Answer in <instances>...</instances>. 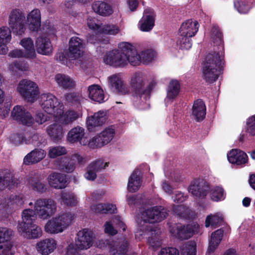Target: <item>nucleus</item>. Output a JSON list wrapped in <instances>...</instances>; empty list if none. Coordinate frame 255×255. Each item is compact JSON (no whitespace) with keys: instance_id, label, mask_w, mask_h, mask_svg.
Listing matches in <instances>:
<instances>
[{"instance_id":"55","label":"nucleus","mask_w":255,"mask_h":255,"mask_svg":"<svg viewBox=\"0 0 255 255\" xmlns=\"http://www.w3.org/2000/svg\"><path fill=\"white\" fill-rule=\"evenodd\" d=\"M155 53V51L152 49H147L143 51L140 54L137 53V55L139 57L140 63L142 61L145 64H148L153 59Z\"/></svg>"},{"instance_id":"34","label":"nucleus","mask_w":255,"mask_h":255,"mask_svg":"<svg viewBox=\"0 0 255 255\" xmlns=\"http://www.w3.org/2000/svg\"><path fill=\"white\" fill-rule=\"evenodd\" d=\"M89 98L94 102L102 103L105 102V94L101 87L98 85H92L88 89Z\"/></svg>"},{"instance_id":"64","label":"nucleus","mask_w":255,"mask_h":255,"mask_svg":"<svg viewBox=\"0 0 255 255\" xmlns=\"http://www.w3.org/2000/svg\"><path fill=\"white\" fill-rule=\"evenodd\" d=\"M159 255H179V252L174 248H165L161 250Z\"/></svg>"},{"instance_id":"26","label":"nucleus","mask_w":255,"mask_h":255,"mask_svg":"<svg viewBox=\"0 0 255 255\" xmlns=\"http://www.w3.org/2000/svg\"><path fill=\"white\" fill-rule=\"evenodd\" d=\"M229 161L238 165H243L248 161V157L243 151L239 149H233L227 154Z\"/></svg>"},{"instance_id":"20","label":"nucleus","mask_w":255,"mask_h":255,"mask_svg":"<svg viewBox=\"0 0 255 255\" xmlns=\"http://www.w3.org/2000/svg\"><path fill=\"white\" fill-rule=\"evenodd\" d=\"M109 165L108 162L98 159L90 163L87 167L84 176L88 180L93 181L97 177V173L105 169Z\"/></svg>"},{"instance_id":"43","label":"nucleus","mask_w":255,"mask_h":255,"mask_svg":"<svg viewBox=\"0 0 255 255\" xmlns=\"http://www.w3.org/2000/svg\"><path fill=\"white\" fill-rule=\"evenodd\" d=\"M22 222L18 224H23L24 226L34 224L37 216L34 210L26 209L24 210L21 214Z\"/></svg>"},{"instance_id":"31","label":"nucleus","mask_w":255,"mask_h":255,"mask_svg":"<svg viewBox=\"0 0 255 255\" xmlns=\"http://www.w3.org/2000/svg\"><path fill=\"white\" fill-rule=\"evenodd\" d=\"M36 48L38 53L49 55L52 52V45L48 38L40 37L36 41Z\"/></svg>"},{"instance_id":"2","label":"nucleus","mask_w":255,"mask_h":255,"mask_svg":"<svg viewBox=\"0 0 255 255\" xmlns=\"http://www.w3.org/2000/svg\"><path fill=\"white\" fill-rule=\"evenodd\" d=\"M139 59L135 47L127 42L120 43L118 49L107 52L103 58L106 64L116 68L124 67L128 63L134 66L139 65Z\"/></svg>"},{"instance_id":"41","label":"nucleus","mask_w":255,"mask_h":255,"mask_svg":"<svg viewBox=\"0 0 255 255\" xmlns=\"http://www.w3.org/2000/svg\"><path fill=\"white\" fill-rule=\"evenodd\" d=\"M20 44L24 48L26 58L34 59L36 57L33 41L31 38H24L21 40Z\"/></svg>"},{"instance_id":"40","label":"nucleus","mask_w":255,"mask_h":255,"mask_svg":"<svg viewBox=\"0 0 255 255\" xmlns=\"http://www.w3.org/2000/svg\"><path fill=\"white\" fill-rule=\"evenodd\" d=\"M57 168L60 170L67 173H71L75 169V163L66 157L61 158L55 161Z\"/></svg>"},{"instance_id":"17","label":"nucleus","mask_w":255,"mask_h":255,"mask_svg":"<svg viewBox=\"0 0 255 255\" xmlns=\"http://www.w3.org/2000/svg\"><path fill=\"white\" fill-rule=\"evenodd\" d=\"M43 102L41 104V107L44 112H47L49 109L53 112H64V105L62 103L59 101L58 99L51 94H47L42 98Z\"/></svg>"},{"instance_id":"30","label":"nucleus","mask_w":255,"mask_h":255,"mask_svg":"<svg viewBox=\"0 0 255 255\" xmlns=\"http://www.w3.org/2000/svg\"><path fill=\"white\" fill-rule=\"evenodd\" d=\"M17 184L13 174L10 170H5L0 172V191L6 188H11Z\"/></svg>"},{"instance_id":"32","label":"nucleus","mask_w":255,"mask_h":255,"mask_svg":"<svg viewBox=\"0 0 255 255\" xmlns=\"http://www.w3.org/2000/svg\"><path fill=\"white\" fill-rule=\"evenodd\" d=\"M46 152L41 149H35L28 153L23 159V163L30 165L39 162L46 156Z\"/></svg>"},{"instance_id":"27","label":"nucleus","mask_w":255,"mask_h":255,"mask_svg":"<svg viewBox=\"0 0 255 255\" xmlns=\"http://www.w3.org/2000/svg\"><path fill=\"white\" fill-rule=\"evenodd\" d=\"M40 174L38 173H31L27 178L29 186L34 191L42 193L46 191L47 188L46 185L41 181Z\"/></svg>"},{"instance_id":"62","label":"nucleus","mask_w":255,"mask_h":255,"mask_svg":"<svg viewBox=\"0 0 255 255\" xmlns=\"http://www.w3.org/2000/svg\"><path fill=\"white\" fill-rule=\"evenodd\" d=\"M51 116V113H37L35 116V121L39 124H42L49 120Z\"/></svg>"},{"instance_id":"57","label":"nucleus","mask_w":255,"mask_h":255,"mask_svg":"<svg viewBox=\"0 0 255 255\" xmlns=\"http://www.w3.org/2000/svg\"><path fill=\"white\" fill-rule=\"evenodd\" d=\"M245 129L248 134L255 136V114L246 120Z\"/></svg>"},{"instance_id":"60","label":"nucleus","mask_w":255,"mask_h":255,"mask_svg":"<svg viewBox=\"0 0 255 255\" xmlns=\"http://www.w3.org/2000/svg\"><path fill=\"white\" fill-rule=\"evenodd\" d=\"M1 250L0 255H14L15 253V248L11 242H8L0 245Z\"/></svg>"},{"instance_id":"59","label":"nucleus","mask_w":255,"mask_h":255,"mask_svg":"<svg viewBox=\"0 0 255 255\" xmlns=\"http://www.w3.org/2000/svg\"><path fill=\"white\" fill-rule=\"evenodd\" d=\"M11 38V31L9 27L3 26L0 28V41L6 44L10 42Z\"/></svg>"},{"instance_id":"47","label":"nucleus","mask_w":255,"mask_h":255,"mask_svg":"<svg viewBox=\"0 0 255 255\" xmlns=\"http://www.w3.org/2000/svg\"><path fill=\"white\" fill-rule=\"evenodd\" d=\"M55 80L60 86L65 89L72 88L75 86L73 80L70 77L64 74H57Z\"/></svg>"},{"instance_id":"33","label":"nucleus","mask_w":255,"mask_h":255,"mask_svg":"<svg viewBox=\"0 0 255 255\" xmlns=\"http://www.w3.org/2000/svg\"><path fill=\"white\" fill-rule=\"evenodd\" d=\"M92 7L96 13L103 16H109L114 11L112 6L105 1H95Z\"/></svg>"},{"instance_id":"1","label":"nucleus","mask_w":255,"mask_h":255,"mask_svg":"<svg viewBox=\"0 0 255 255\" xmlns=\"http://www.w3.org/2000/svg\"><path fill=\"white\" fill-rule=\"evenodd\" d=\"M211 33L215 45L218 46L220 51L208 53L205 58L203 66L204 79L206 82L212 83L216 81L223 73L225 64L223 49V34L218 25L213 26Z\"/></svg>"},{"instance_id":"38","label":"nucleus","mask_w":255,"mask_h":255,"mask_svg":"<svg viewBox=\"0 0 255 255\" xmlns=\"http://www.w3.org/2000/svg\"><path fill=\"white\" fill-rule=\"evenodd\" d=\"M66 101L76 108V112H83L82 102L83 101L81 94L77 93H70L65 95Z\"/></svg>"},{"instance_id":"50","label":"nucleus","mask_w":255,"mask_h":255,"mask_svg":"<svg viewBox=\"0 0 255 255\" xmlns=\"http://www.w3.org/2000/svg\"><path fill=\"white\" fill-rule=\"evenodd\" d=\"M210 198L212 200L218 202L225 198L226 194L224 189L220 186H216L210 189Z\"/></svg>"},{"instance_id":"28","label":"nucleus","mask_w":255,"mask_h":255,"mask_svg":"<svg viewBox=\"0 0 255 255\" xmlns=\"http://www.w3.org/2000/svg\"><path fill=\"white\" fill-rule=\"evenodd\" d=\"M27 23L31 31H37L41 25V14L38 9L32 10L27 16Z\"/></svg>"},{"instance_id":"13","label":"nucleus","mask_w":255,"mask_h":255,"mask_svg":"<svg viewBox=\"0 0 255 255\" xmlns=\"http://www.w3.org/2000/svg\"><path fill=\"white\" fill-rule=\"evenodd\" d=\"M210 190L209 183L202 179H198L191 182L188 187V191L195 198L203 199Z\"/></svg>"},{"instance_id":"48","label":"nucleus","mask_w":255,"mask_h":255,"mask_svg":"<svg viewBox=\"0 0 255 255\" xmlns=\"http://www.w3.org/2000/svg\"><path fill=\"white\" fill-rule=\"evenodd\" d=\"M91 209L92 211L96 213H114L116 210L117 208L115 205L113 204H98L94 205L92 206Z\"/></svg>"},{"instance_id":"25","label":"nucleus","mask_w":255,"mask_h":255,"mask_svg":"<svg viewBox=\"0 0 255 255\" xmlns=\"http://www.w3.org/2000/svg\"><path fill=\"white\" fill-rule=\"evenodd\" d=\"M49 185L55 189H63L66 187V176L65 174L52 172L47 177Z\"/></svg>"},{"instance_id":"58","label":"nucleus","mask_w":255,"mask_h":255,"mask_svg":"<svg viewBox=\"0 0 255 255\" xmlns=\"http://www.w3.org/2000/svg\"><path fill=\"white\" fill-rule=\"evenodd\" d=\"M100 31L104 34L115 35L120 31V27L115 24H106L101 27Z\"/></svg>"},{"instance_id":"53","label":"nucleus","mask_w":255,"mask_h":255,"mask_svg":"<svg viewBox=\"0 0 255 255\" xmlns=\"http://www.w3.org/2000/svg\"><path fill=\"white\" fill-rule=\"evenodd\" d=\"M67 153L65 147L62 146H51L48 148V156L51 158H55L57 156Z\"/></svg>"},{"instance_id":"15","label":"nucleus","mask_w":255,"mask_h":255,"mask_svg":"<svg viewBox=\"0 0 255 255\" xmlns=\"http://www.w3.org/2000/svg\"><path fill=\"white\" fill-rule=\"evenodd\" d=\"M198 226L188 225L187 226L175 225L170 228L171 234L180 240H185L191 237L197 231Z\"/></svg>"},{"instance_id":"8","label":"nucleus","mask_w":255,"mask_h":255,"mask_svg":"<svg viewBox=\"0 0 255 255\" xmlns=\"http://www.w3.org/2000/svg\"><path fill=\"white\" fill-rule=\"evenodd\" d=\"M17 90L25 100L34 102L39 95L38 87L36 84L31 81L25 79L19 83Z\"/></svg>"},{"instance_id":"22","label":"nucleus","mask_w":255,"mask_h":255,"mask_svg":"<svg viewBox=\"0 0 255 255\" xmlns=\"http://www.w3.org/2000/svg\"><path fill=\"white\" fill-rule=\"evenodd\" d=\"M56 247L57 242L52 238L41 240L36 245V250L42 255H49L54 252Z\"/></svg>"},{"instance_id":"52","label":"nucleus","mask_w":255,"mask_h":255,"mask_svg":"<svg viewBox=\"0 0 255 255\" xmlns=\"http://www.w3.org/2000/svg\"><path fill=\"white\" fill-rule=\"evenodd\" d=\"M192 36H188L187 35H183L182 33H179L177 40V44L179 45L181 49L188 50L192 45L191 38Z\"/></svg>"},{"instance_id":"21","label":"nucleus","mask_w":255,"mask_h":255,"mask_svg":"<svg viewBox=\"0 0 255 255\" xmlns=\"http://www.w3.org/2000/svg\"><path fill=\"white\" fill-rule=\"evenodd\" d=\"M126 228V225L120 216H115L105 224V233L113 236L117 233L118 230L125 231Z\"/></svg>"},{"instance_id":"44","label":"nucleus","mask_w":255,"mask_h":255,"mask_svg":"<svg viewBox=\"0 0 255 255\" xmlns=\"http://www.w3.org/2000/svg\"><path fill=\"white\" fill-rule=\"evenodd\" d=\"M223 222V216L220 212L211 214L208 215L206 218L205 226L208 228L210 226L217 227L221 225Z\"/></svg>"},{"instance_id":"16","label":"nucleus","mask_w":255,"mask_h":255,"mask_svg":"<svg viewBox=\"0 0 255 255\" xmlns=\"http://www.w3.org/2000/svg\"><path fill=\"white\" fill-rule=\"evenodd\" d=\"M83 41L79 37L74 36L69 42L68 56L69 59L74 60L81 57L83 53Z\"/></svg>"},{"instance_id":"37","label":"nucleus","mask_w":255,"mask_h":255,"mask_svg":"<svg viewBox=\"0 0 255 255\" xmlns=\"http://www.w3.org/2000/svg\"><path fill=\"white\" fill-rule=\"evenodd\" d=\"M47 132L52 140L58 141L63 137L64 130L63 127L57 124H53L47 128Z\"/></svg>"},{"instance_id":"45","label":"nucleus","mask_w":255,"mask_h":255,"mask_svg":"<svg viewBox=\"0 0 255 255\" xmlns=\"http://www.w3.org/2000/svg\"><path fill=\"white\" fill-rule=\"evenodd\" d=\"M11 117L17 122L28 126L33 122V118L30 113H11Z\"/></svg>"},{"instance_id":"51","label":"nucleus","mask_w":255,"mask_h":255,"mask_svg":"<svg viewBox=\"0 0 255 255\" xmlns=\"http://www.w3.org/2000/svg\"><path fill=\"white\" fill-rule=\"evenodd\" d=\"M173 211L178 217L183 219L189 218L191 212L190 210L183 205L174 207Z\"/></svg>"},{"instance_id":"9","label":"nucleus","mask_w":255,"mask_h":255,"mask_svg":"<svg viewBox=\"0 0 255 255\" xmlns=\"http://www.w3.org/2000/svg\"><path fill=\"white\" fill-rule=\"evenodd\" d=\"M168 213L162 206H155L147 208L141 212L140 218L144 223L151 224L159 222L164 220Z\"/></svg>"},{"instance_id":"36","label":"nucleus","mask_w":255,"mask_h":255,"mask_svg":"<svg viewBox=\"0 0 255 255\" xmlns=\"http://www.w3.org/2000/svg\"><path fill=\"white\" fill-rule=\"evenodd\" d=\"M109 82L112 87L115 89L117 93L125 95L128 93V88L119 76L116 75L111 76Z\"/></svg>"},{"instance_id":"19","label":"nucleus","mask_w":255,"mask_h":255,"mask_svg":"<svg viewBox=\"0 0 255 255\" xmlns=\"http://www.w3.org/2000/svg\"><path fill=\"white\" fill-rule=\"evenodd\" d=\"M108 116L107 113H94L89 116L86 120V126L89 131H95L96 128L102 126L107 121Z\"/></svg>"},{"instance_id":"18","label":"nucleus","mask_w":255,"mask_h":255,"mask_svg":"<svg viewBox=\"0 0 255 255\" xmlns=\"http://www.w3.org/2000/svg\"><path fill=\"white\" fill-rule=\"evenodd\" d=\"M17 230L21 236L28 239H37L42 235L41 228L34 224L25 226L23 224H18Z\"/></svg>"},{"instance_id":"35","label":"nucleus","mask_w":255,"mask_h":255,"mask_svg":"<svg viewBox=\"0 0 255 255\" xmlns=\"http://www.w3.org/2000/svg\"><path fill=\"white\" fill-rule=\"evenodd\" d=\"M141 182L140 171L134 170L128 179V190L130 192L137 191L141 185Z\"/></svg>"},{"instance_id":"29","label":"nucleus","mask_w":255,"mask_h":255,"mask_svg":"<svg viewBox=\"0 0 255 255\" xmlns=\"http://www.w3.org/2000/svg\"><path fill=\"white\" fill-rule=\"evenodd\" d=\"M199 23L197 21H193L188 19L184 21L181 24L179 30V33H182L183 35H187L188 36H194L198 31Z\"/></svg>"},{"instance_id":"42","label":"nucleus","mask_w":255,"mask_h":255,"mask_svg":"<svg viewBox=\"0 0 255 255\" xmlns=\"http://www.w3.org/2000/svg\"><path fill=\"white\" fill-rule=\"evenodd\" d=\"M155 14L151 12L149 14L144 15L139 21L141 23L140 29L142 31H150L154 25Z\"/></svg>"},{"instance_id":"63","label":"nucleus","mask_w":255,"mask_h":255,"mask_svg":"<svg viewBox=\"0 0 255 255\" xmlns=\"http://www.w3.org/2000/svg\"><path fill=\"white\" fill-rule=\"evenodd\" d=\"M234 6L239 12L245 13L248 10V6L243 1H237L234 2Z\"/></svg>"},{"instance_id":"3","label":"nucleus","mask_w":255,"mask_h":255,"mask_svg":"<svg viewBox=\"0 0 255 255\" xmlns=\"http://www.w3.org/2000/svg\"><path fill=\"white\" fill-rule=\"evenodd\" d=\"M146 78L141 72H136L131 76L129 82L130 92L134 98L133 105L139 110H148L149 105L141 101L142 96H150L151 91L155 86V83L150 82L145 87Z\"/></svg>"},{"instance_id":"24","label":"nucleus","mask_w":255,"mask_h":255,"mask_svg":"<svg viewBox=\"0 0 255 255\" xmlns=\"http://www.w3.org/2000/svg\"><path fill=\"white\" fill-rule=\"evenodd\" d=\"M82 116V113H56L54 121L63 125L72 124Z\"/></svg>"},{"instance_id":"23","label":"nucleus","mask_w":255,"mask_h":255,"mask_svg":"<svg viewBox=\"0 0 255 255\" xmlns=\"http://www.w3.org/2000/svg\"><path fill=\"white\" fill-rule=\"evenodd\" d=\"M146 228L147 229L145 231V234L148 236V243L149 245L154 249L160 247L162 244V240L159 229L152 226H146Z\"/></svg>"},{"instance_id":"49","label":"nucleus","mask_w":255,"mask_h":255,"mask_svg":"<svg viewBox=\"0 0 255 255\" xmlns=\"http://www.w3.org/2000/svg\"><path fill=\"white\" fill-rule=\"evenodd\" d=\"M60 202L61 204L70 206H76L78 203L76 196L72 193L62 192Z\"/></svg>"},{"instance_id":"46","label":"nucleus","mask_w":255,"mask_h":255,"mask_svg":"<svg viewBox=\"0 0 255 255\" xmlns=\"http://www.w3.org/2000/svg\"><path fill=\"white\" fill-rule=\"evenodd\" d=\"M180 89L179 82L177 80H172L169 83L167 91V98L174 99L178 95Z\"/></svg>"},{"instance_id":"10","label":"nucleus","mask_w":255,"mask_h":255,"mask_svg":"<svg viewBox=\"0 0 255 255\" xmlns=\"http://www.w3.org/2000/svg\"><path fill=\"white\" fill-rule=\"evenodd\" d=\"M99 248H107L113 255H127L128 242L126 239L114 241L112 240H100L98 245Z\"/></svg>"},{"instance_id":"4","label":"nucleus","mask_w":255,"mask_h":255,"mask_svg":"<svg viewBox=\"0 0 255 255\" xmlns=\"http://www.w3.org/2000/svg\"><path fill=\"white\" fill-rule=\"evenodd\" d=\"M73 218V215L71 213L59 214L46 223L44 231L50 234L61 233L71 224Z\"/></svg>"},{"instance_id":"56","label":"nucleus","mask_w":255,"mask_h":255,"mask_svg":"<svg viewBox=\"0 0 255 255\" xmlns=\"http://www.w3.org/2000/svg\"><path fill=\"white\" fill-rule=\"evenodd\" d=\"M13 236V231L6 227H0V244L7 242Z\"/></svg>"},{"instance_id":"5","label":"nucleus","mask_w":255,"mask_h":255,"mask_svg":"<svg viewBox=\"0 0 255 255\" xmlns=\"http://www.w3.org/2000/svg\"><path fill=\"white\" fill-rule=\"evenodd\" d=\"M55 201L51 198H39L34 201V210L37 217L46 220L51 217L56 211Z\"/></svg>"},{"instance_id":"6","label":"nucleus","mask_w":255,"mask_h":255,"mask_svg":"<svg viewBox=\"0 0 255 255\" xmlns=\"http://www.w3.org/2000/svg\"><path fill=\"white\" fill-rule=\"evenodd\" d=\"M25 200L23 195H11L4 198L0 204V217H6L13 211L21 207Z\"/></svg>"},{"instance_id":"54","label":"nucleus","mask_w":255,"mask_h":255,"mask_svg":"<svg viewBox=\"0 0 255 255\" xmlns=\"http://www.w3.org/2000/svg\"><path fill=\"white\" fill-rule=\"evenodd\" d=\"M196 243L189 241L182 246L181 252L183 255H196Z\"/></svg>"},{"instance_id":"39","label":"nucleus","mask_w":255,"mask_h":255,"mask_svg":"<svg viewBox=\"0 0 255 255\" xmlns=\"http://www.w3.org/2000/svg\"><path fill=\"white\" fill-rule=\"evenodd\" d=\"M224 234V231L218 229L212 233L209 246L208 250V254L213 253L220 244Z\"/></svg>"},{"instance_id":"61","label":"nucleus","mask_w":255,"mask_h":255,"mask_svg":"<svg viewBox=\"0 0 255 255\" xmlns=\"http://www.w3.org/2000/svg\"><path fill=\"white\" fill-rule=\"evenodd\" d=\"M192 112H206V107L204 101L198 99L194 101L193 107Z\"/></svg>"},{"instance_id":"14","label":"nucleus","mask_w":255,"mask_h":255,"mask_svg":"<svg viewBox=\"0 0 255 255\" xmlns=\"http://www.w3.org/2000/svg\"><path fill=\"white\" fill-rule=\"evenodd\" d=\"M94 239L92 231L84 229L79 231L75 240L76 247L80 250L89 249L93 245Z\"/></svg>"},{"instance_id":"7","label":"nucleus","mask_w":255,"mask_h":255,"mask_svg":"<svg viewBox=\"0 0 255 255\" xmlns=\"http://www.w3.org/2000/svg\"><path fill=\"white\" fill-rule=\"evenodd\" d=\"M8 23L14 33L22 35L26 29L24 13L19 9H12L9 15Z\"/></svg>"},{"instance_id":"11","label":"nucleus","mask_w":255,"mask_h":255,"mask_svg":"<svg viewBox=\"0 0 255 255\" xmlns=\"http://www.w3.org/2000/svg\"><path fill=\"white\" fill-rule=\"evenodd\" d=\"M115 134V129L113 126L105 128L99 135L95 136L90 139V148L101 147L113 139Z\"/></svg>"},{"instance_id":"12","label":"nucleus","mask_w":255,"mask_h":255,"mask_svg":"<svg viewBox=\"0 0 255 255\" xmlns=\"http://www.w3.org/2000/svg\"><path fill=\"white\" fill-rule=\"evenodd\" d=\"M66 139L69 143H79L81 145H88L90 147V139L85 136V130L80 126L72 128L67 133Z\"/></svg>"}]
</instances>
